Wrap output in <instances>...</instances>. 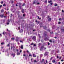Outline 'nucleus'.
I'll list each match as a JSON object with an SVG mask.
<instances>
[{
	"label": "nucleus",
	"instance_id": "1",
	"mask_svg": "<svg viewBox=\"0 0 64 64\" xmlns=\"http://www.w3.org/2000/svg\"><path fill=\"white\" fill-rule=\"evenodd\" d=\"M23 56L24 57H25V58L26 60H27V58H28V55L27 54L26 55L25 54H24Z\"/></svg>",
	"mask_w": 64,
	"mask_h": 64
},
{
	"label": "nucleus",
	"instance_id": "2",
	"mask_svg": "<svg viewBox=\"0 0 64 64\" xmlns=\"http://www.w3.org/2000/svg\"><path fill=\"white\" fill-rule=\"evenodd\" d=\"M36 37L35 36H34L32 38V39L34 41L36 40Z\"/></svg>",
	"mask_w": 64,
	"mask_h": 64
},
{
	"label": "nucleus",
	"instance_id": "3",
	"mask_svg": "<svg viewBox=\"0 0 64 64\" xmlns=\"http://www.w3.org/2000/svg\"><path fill=\"white\" fill-rule=\"evenodd\" d=\"M11 49L12 50L13 49V51L14 50H15V47L14 46H11Z\"/></svg>",
	"mask_w": 64,
	"mask_h": 64
},
{
	"label": "nucleus",
	"instance_id": "4",
	"mask_svg": "<svg viewBox=\"0 0 64 64\" xmlns=\"http://www.w3.org/2000/svg\"><path fill=\"white\" fill-rule=\"evenodd\" d=\"M44 48V46H42L40 47V51H42V50H43V48Z\"/></svg>",
	"mask_w": 64,
	"mask_h": 64
},
{
	"label": "nucleus",
	"instance_id": "5",
	"mask_svg": "<svg viewBox=\"0 0 64 64\" xmlns=\"http://www.w3.org/2000/svg\"><path fill=\"white\" fill-rule=\"evenodd\" d=\"M16 42H18L20 40L19 39V38L18 36H17L16 37Z\"/></svg>",
	"mask_w": 64,
	"mask_h": 64
},
{
	"label": "nucleus",
	"instance_id": "6",
	"mask_svg": "<svg viewBox=\"0 0 64 64\" xmlns=\"http://www.w3.org/2000/svg\"><path fill=\"white\" fill-rule=\"evenodd\" d=\"M4 14H2L0 15V17L1 18H3L4 17Z\"/></svg>",
	"mask_w": 64,
	"mask_h": 64
},
{
	"label": "nucleus",
	"instance_id": "7",
	"mask_svg": "<svg viewBox=\"0 0 64 64\" xmlns=\"http://www.w3.org/2000/svg\"><path fill=\"white\" fill-rule=\"evenodd\" d=\"M48 55V53L47 52H45V53L44 54V56H46Z\"/></svg>",
	"mask_w": 64,
	"mask_h": 64
},
{
	"label": "nucleus",
	"instance_id": "8",
	"mask_svg": "<svg viewBox=\"0 0 64 64\" xmlns=\"http://www.w3.org/2000/svg\"><path fill=\"white\" fill-rule=\"evenodd\" d=\"M47 35V32H46L44 34V35L45 36H46Z\"/></svg>",
	"mask_w": 64,
	"mask_h": 64
},
{
	"label": "nucleus",
	"instance_id": "9",
	"mask_svg": "<svg viewBox=\"0 0 64 64\" xmlns=\"http://www.w3.org/2000/svg\"><path fill=\"white\" fill-rule=\"evenodd\" d=\"M43 27L44 28L45 30H46V29H47V28L46 26H43Z\"/></svg>",
	"mask_w": 64,
	"mask_h": 64
},
{
	"label": "nucleus",
	"instance_id": "10",
	"mask_svg": "<svg viewBox=\"0 0 64 64\" xmlns=\"http://www.w3.org/2000/svg\"><path fill=\"white\" fill-rule=\"evenodd\" d=\"M36 0H34L33 2V4H36Z\"/></svg>",
	"mask_w": 64,
	"mask_h": 64
},
{
	"label": "nucleus",
	"instance_id": "11",
	"mask_svg": "<svg viewBox=\"0 0 64 64\" xmlns=\"http://www.w3.org/2000/svg\"><path fill=\"white\" fill-rule=\"evenodd\" d=\"M20 48L22 49H24V48H23V45H22L20 46Z\"/></svg>",
	"mask_w": 64,
	"mask_h": 64
},
{
	"label": "nucleus",
	"instance_id": "12",
	"mask_svg": "<svg viewBox=\"0 0 64 64\" xmlns=\"http://www.w3.org/2000/svg\"><path fill=\"white\" fill-rule=\"evenodd\" d=\"M24 9H22V13H24Z\"/></svg>",
	"mask_w": 64,
	"mask_h": 64
},
{
	"label": "nucleus",
	"instance_id": "13",
	"mask_svg": "<svg viewBox=\"0 0 64 64\" xmlns=\"http://www.w3.org/2000/svg\"><path fill=\"white\" fill-rule=\"evenodd\" d=\"M15 54H12V56H13V57H15Z\"/></svg>",
	"mask_w": 64,
	"mask_h": 64
},
{
	"label": "nucleus",
	"instance_id": "14",
	"mask_svg": "<svg viewBox=\"0 0 64 64\" xmlns=\"http://www.w3.org/2000/svg\"><path fill=\"white\" fill-rule=\"evenodd\" d=\"M18 18L20 19H21V16L20 15H18Z\"/></svg>",
	"mask_w": 64,
	"mask_h": 64
},
{
	"label": "nucleus",
	"instance_id": "15",
	"mask_svg": "<svg viewBox=\"0 0 64 64\" xmlns=\"http://www.w3.org/2000/svg\"><path fill=\"white\" fill-rule=\"evenodd\" d=\"M10 2H11L12 4H13L14 2V1L13 0H10Z\"/></svg>",
	"mask_w": 64,
	"mask_h": 64
},
{
	"label": "nucleus",
	"instance_id": "16",
	"mask_svg": "<svg viewBox=\"0 0 64 64\" xmlns=\"http://www.w3.org/2000/svg\"><path fill=\"white\" fill-rule=\"evenodd\" d=\"M22 40V41L21 40H20V43H21H21H23V40Z\"/></svg>",
	"mask_w": 64,
	"mask_h": 64
},
{
	"label": "nucleus",
	"instance_id": "17",
	"mask_svg": "<svg viewBox=\"0 0 64 64\" xmlns=\"http://www.w3.org/2000/svg\"><path fill=\"white\" fill-rule=\"evenodd\" d=\"M52 63H55V62H56V61L55 60H52Z\"/></svg>",
	"mask_w": 64,
	"mask_h": 64
},
{
	"label": "nucleus",
	"instance_id": "18",
	"mask_svg": "<svg viewBox=\"0 0 64 64\" xmlns=\"http://www.w3.org/2000/svg\"><path fill=\"white\" fill-rule=\"evenodd\" d=\"M33 57H36V56L35 55V54H33Z\"/></svg>",
	"mask_w": 64,
	"mask_h": 64
},
{
	"label": "nucleus",
	"instance_id": "19",
	"mask_svg": "<svg viewBox=\"0 0 64 64\" xmlns=\"http://www.w3.org/2000/svg\"><path fill=\"white\" fill-rule=\"evenodd\" d=\"M51 18H49L48 19V21H50L51 20Z\"/></svg>",
	"mask_w": 64,
	"mask_h": 64
},
{
	"label": "nucleus",
	"instance_id": "20",
	"mask_svg": "<svg viewBox=\"0 0 64 64\" xmlns=\"http://www.w3.org/2000/svg\"><path fill=\"white\" fill-rule=\"evenodd\" d=\"M37 60H34V63H37Z\"/></svg>",
	"mask_w": 64,
	"mask_h": 64
},
{
	"label": "nucleus",
	"instance_id": "21",
	"mask_svg": "<svg viewBox=\"0 0 64 64\" xmlns=\"http://www.w3.org/2000/svg\"><path fill=\"white\" fill-rule=\"evenodd\" d=\"M1 13H3V12H4V10L3 9H2V10H1Z\"/></svg>",
	"mask_w": 64,
	"mask_h": 64
},
{
	"label": "nucleus",
	"instance_id": "22",
	"mask_svg": "<svg viewBox=\"0 0 64 64\" xmlns=\"http://www.w3.org/2000/svg\"><path fill=\"white\" fill-rule=\"evenodd\" d=\"M20 54V53L19 52H17V55H19Z\"/></svg>",
	"mask_w": 64,
	"mask_h": 64
},
{
	"label": "nucleus",
	"instance_id": "23",
	"mask_svg": "<svg viewBox=\"0 0 64 64\" xmlns=\"http://www.w3.org/2000/svg\"><path fill=\"white\" fill-rule=\"evenodd\" d=\"M51 2H52V0H50V1H49L48 2V3H50Z\"/></svg>",
	"mask_w": 64,
	"mask_h": 64
},
{
	"label": "nucleus",
	"instance_id": "24",
	"mask_svg": "<svg viewBox=\"0 0 64 64\" xmlns=\"http://www.w3.org/2000/svg\"><path fill=\"white\" fill-rule=\"evenodd\" d=\"M44 42V40H41V42H42V43H43Z\"/></svg>",
	"mask_w": 64,
	"mask_h": 64
},
{
	"label": "nucleus",
	"instance_id": "25",
	"mask_svg": "<svg viewBox=\"0 0 64 64\" xmlns=\"http://www.w3.org/2000/svg\"><path fill=\"white\" fill-rule=\"evenodd\" d=\"M20 32H23V30L22 29H21L20 30Z\"/></svg>",
	"mask_w": 64,
	"mask_h": 64
},
{
	"label": "nucleus",
	"instance_id": "26",
	"mask_svg": "<svg viewBox=\"0 0 64 64\" xmlns=\"http://www.w3.org/2000/svg\"><path fill=\"white\" fill-rule=\"evenodd\" d=\"M61 30L62 32H64V29H61Z\"/></svg>",
	"mask_w": 64,
	"mask_h": 64
},
{
	"label": "nucleus",
	"instance_id": "27",
	"mask_svg": "<svg viewBox=\"0 0 64 64\" xmlns=\"http://www.w3.org/2000/svg\"><path fill=\"white\" fill-rule=\"evenodd\" d=\"M4 42H2L1 44V45H4Z\"/></svg>",
	"mask_w": 64,
	"mask_h": 64
},
{
	"label": "nucleus",
	"instance_id": "28",
	"mask_svg": "<svg viewBox=\"0 0 64 64\" xmlns=\"http://www.w3.org/2000/svg\"><path fill=\"white\" fill-rule=\"evenodd\" d=\"M62 58V56H60L59 58V59H61V58Z\"/></svg>",
	"mask_w": 64,
	"mask_h": 64
},
{
	"label": "nucleus",
	"instance_id": "29",
	"mask_svg": "<svg viewBox=\"0 0 64 64\" xmlns=\"http://www.w3.org/2000/svg\"><path fill=\"white\" fill-rule=\"evenodd\" d=\"M52 42L53 43H55V41L54 40H52Z\"/></svg>",
	"mask_w": 64,
	"mask_h": 64
},
{
	"label": "nucleus",
	"instance_id": "30",
	"mask_svg": "<svg viewBox=\"0 0 64 64\" xmlns=\"http://www.w3.org/2000/svg\"><path fill=\"white\" fill-rule=\"evenodd\" d=\"M41 45V43H40L38 44V46H40Z\"/></svg>",
	"mask_w": 64,
	"mask_h": 64
},
{
	"label": "nucleus",
	"instance_id": "31",
	"mask_svg": "<svg viewBox=\"0 0 64 64\" xmlns=\"http://www.w3.org/2000/svg\"><path fill=\"white\" fill-rule=\"evenodd\" d=\"M19 7L20 9H21V6H19Z\"/></svg>",
	"mask_w": 64,
	"mask_h": 64
},
{
	"label": "nucleus",
	"instance_id": "32",
	"mask_svg": "<svg viewBox=\"0 0 64 64\" xmlns=\"http://www.w3.org/2000/svg\"><path fill=\"white\" fill-rule=\"evenodd\" d=\"M61 22H59L58 23V24H61Z\"/></svg>",
	"mask_w": 64,
	"mask_h": 64
},
{
	"label": "nucleus",
	"instance_id": "33",
	"mask_svg": "<svg viewBox=\"0 0 64 64\" xmlns=\"http://www.w3.org/2000/svg\"><path fill=\"white\" fill-rule=\"evenodd\" d=\"M3 6H6V4H3Z\"/></svg>",
	"mask_w": 64,
	"mask_h": 64
},
{
	"label": "nucleus",
	"instance_id": "34",
	"mask_svg": "<svg viewBox=\"0 0 64 64\" xmlns=\"http://www.w3.org/2000/svg\"><path fill=\"white\" fill-rule=\"evenodd\" d=\"M56 58H57V59L59 58V56H56Z\"/></svg>",
	"mask_w": 64,
	"mask_h": 64
},
{
	"label": "nucleus",
	"instance_id": "35",
	"mask_svg": "<svg viewBox=\"0 0 64 64\" xmlns=\"http://www.w3.org/2000/svg\"><path fill=\"white\" fill-rule=\"evenodd\" d=\"M3 48V46H2L1 50H2V49Z\"/></svg>",
	"mask_w": 64,
	"mask_h": 64
},
{
	"label": "nucleus",
	"instance_id": "36",
	"mask_svg": "<svg viewBox=\"0 0 64 64\" xmlns=\"http://www.w3.org/2000/svg\"><path fill=\"white\" fill-rule=\"evenodd\" d=\"M25 3H24L23 4V5H22V6H25Z\"/></svg>",
	"mask_w": 64,
	"mask_h": 64
},
{
	"label": "nucleus",
	"instance_id": "37",
	"mask_svg": "<svg viewBox=\"0 0 64 64\" xmlns=\"http://www.w3.org/2000/svg\"><path fill=\"white\" fill-rule=\"evenodd\" d=\"M3 22L4 23V22H5V20H3Z\"/></svg>",
	"mask_w": 64,
	"mask_h": 64
},
{
	"label": "nucleus",
	"instance_id": "38",
	"mask_svg": "<svg viewBox=\"0 0 64 64\" xmlns=\"http://www.w3.org/2000/svg\"><path fill=\"white\" fill-rule=\"evenodd\" d=\"M23 17H25V14H23Z\"/></svg>",
	"mask_w": 64,
	"mask_h": 64
},
{
	"label": "nucleus",
	"instance_id": "39",
	"mask_svg": "<svg viewBox=\"0 0 64 64\" xmlns=\"http://www.w3.org/2000/svg\"><path fill=\"white\" fill-rule=\"evenodd\" d=\"M52 59H53V57H52L50 59V60H51Z\"/></svg>",
	"mask_w": 64,
	"mask_h": 64
},
{
	"label": "nucleus",
	"instance_id": "40",
	"mask_svg": "<svg viewBox=\"0 0 64 64\" xmlns=\"http://www.w3.org/2000/svg\"><path fill=\"white\" fill-rule=\"evenodd\" d=\"M26 53V52H25V51H24V54H25Z\"/></svg>",
	"mask_w": 64,
	"mask_h": 64
},
{
	"label": "nucleus",
	"instance_id": "41",
	"mask_svg": "<svg viewBox=\"0 0 64 64\" xmlns=\"http://www.w3.org/2000/svg\"><path fill=\"white\" fill-rule=\"evenodd\" d=\"M49 41L50 42H52L51 40H50Z\"/></svg>",
	"mask_w": 64,
	"mask_h": 64
},
{
	"label": "nucleus",
	"instance_id": "42",
	"mask_svg": "<svg viewBox=\"0 0 64 64\" xmlns=\"http://www.w3.org/2000/svg\"><path fill=\"white\" fill-rule=\"evenodd\" d=\"M26 52L27 53H29V51H28V50H26Z\"/></svg>",
	"mask_w": 64,
	"mask_h": 64
},
{
	"label": "nucleus",
	"instance_id": "43",
	"mask_svg": "<svg viewBox=\"0 0 64 64\" xmlns=\"http://www.w3.org/2000/svg\"><path fill=\"white\" fill-rule=\"evenodd\" d=\"M29 56H31V57H32V55L31 54H30L29 55Z\"/></svg>",
	"mask_w": 64,
	"mask_h": 64
},
{
	"label": "nucleus",
	"instance_id": "44",
	"mask_svg": "<svg viewBox=\"0 0 64 64\" xmlns=\"http://www.w3.org/2000/svg\"><path fill=\"white\" fill-rule=\"evenodd\" d=\"M59 20H62V19L61 18H60L58 19Z\"/></svg>",
	"mask_w": 64,
	"mask_h": 64
},
{
	"label": "nucleus",
	"instance_id": "45",
	"mask_svg": "<svg viewBox=\"0 0 64 64\" xmlns=\"http://www.w3.org/2000/svg\"><path fill=\"white\" fill-rule=\"evenodd\" d=\"M12 40H14V38H12Z\"/></svg>",
	"mask_w": 64,
	"mask_h": 64
},
{
	"label": "nucleus",
	"instance_id": "46",
	"mask_svg": "<svg viewBox=\"0 0 64 64\" xmlns=\"http://www.w3.org/2000/svg\"><path fill=\"white\" fill-rule=\"evenodd\" d=\"M58 5L57 4H54V6H58Z\"/></svg>",
	"mask_w": 64,
	"mask_h": 64
},
{
	"label": "nucleus",
	"instance_id": "47",
	"mask_svg": "<svg viewBox=\"0 0 64 64\" xmlns=\"http://www.w3.org/2000/svg\"><path fill=\"white\" fill-rule=\"evenodd\" d=\"M6 24L7 25H9V22H7Z\"/></svg>",
	"mask_w": 64,
	"mask_h": 64
},
{
	"label": "nucleus",
	"instance_id": "48",
	"mask_svg": "<svg viewBox=\"0 0 64 64\" xmlns=\"http://www.w3.org/2000/svg\"><path fill=\"white\" fill-rule=\"evenodd\" d=\"M3 1H2V2H0V3H1V4H3Z\"/></svg>",
	"mask_w": 64,
	"mask_h": 64
},
{
	"label": "nucleus",
	"instance_id": "49",
	"mask_svg": "<svg viewBox=\"0 0 64 64\" xmlns=\"http://www.w3.org/2000/svg\"><path fill=\"white\" fill-rule=\"evenodd\" d=\"M33 44H34V43H33L32 44H31L30 45H33Z\"/></svg>",
	"mask_w": 64,
	"mask_h": 64
},
{
	"label": "nucleus",
	"instance_id": "50",
	"mask_svg": "<svg viewBox=\"0 0 64 64\" xmlns=\"http://www.w3.org/2000/svg\"><path fill=\"white\" fill-rule=\"evenodd\" d=\"M61 61L62 62H63V61H64V60H61Z\"/></svg>",
	"mask_w": 64,
	"mask_h": 64
},
{
	"label": "nucleus",
	"instance_id": "51",
	"mask_svg": "<svg viewBox=\"0 0 64 64\" xmlns=\"http://www.w3.org/2000/svg\"><path fill=\"white\" fill-rule=\"evenodd\" d=\"M19 6H21V3H19Z\"/></svg>",
	"mask_w": 64,
	"mask_h": 64
},
{
	"label": "nucleus",
	"instance_id": "52",
	"mask_svg": "<svg viewBox=\"0 0 64 64\" xmlns=\"http://www.w3.org/2000/svg\"><path fill=\"white\" fill-rule=\"evenodd\" d=\"M50 18V16H48V18Z\"/></svg>",
	"mask_w": 64,
	"mask_h": 64
},
{
	"label": "nucleus",
	"instance_id": "53",
	"mask_svg": "<svg viewBox=\"0 0 64 64\" xmlns=\"http://www.w3.org/2000/svg\"><path fill=\"white\" fill-rule=\"evenodd\" d=\"M2 7V5H1L0 6V8Z\"/></svg>",
	"mask_w": 64,
	"mask_h": 64
},
{
	"label": "nucleus",
	"instance_id": "54",
	"mask_svg": "<svg viewBox=\"0 0 64 64\" xmlns=\"http://www.w3.org/2000/svg\"><path fill=\"white\" fill-rule=\"evenodd\" d=\"M4 18H6V17H7V16H4Z\"/></svg>",
	"mask_w": 64,
	"mask_h": 64
},
{
	"label": "nucleus",
	"instance_id": "55",
	"mask_svg": "<svg viewBox=\"0 0 64 64\" xmlns=\"http://www.w3.org/2000/svg\"><path fill=\"white\" fill-rule=\"evenodd\" d=\"M62 13H64V10H62Z\"/></svg>",
	"mask_w": 64,
	"mask_h": 64
},
{
	"label": "nucleus",
	"instance_id": "56",
	"mask_svg": "<svg viewBox=\"0 0 64 64\" xmlns=\"http://www.w3.org/2000/svg\"><path fill=\"white\" fill-rule=\"evenodd\" d=\"M7 46L8 47L10 46V44H8L7 45Z\"/></svg>",
	"mask_w": 64,
	"mask_h": 64
},
{
	"label": "nucleus",
	"instance_id": "57",
	"mask_svg": "<svg viewBox=\"0 0 64 64\" xmlns=\"http://www.w3.org/2000/svg\"><path fill=\"white\" fill-rule=\"evenodd\" d=\"M32 60H33V58H32L31 60V61H32V62H33V61H32Z\"/></svg>",
	"mask_w": 64,
	"mask_h": 64
},
{
	"label": "nucleus",
	"instance_id": "58",
	"mask_svg": "<svg viewBox=\"0 0 64 64\" xmlns=\"http://www.w3.org/2000/svg\"><path fill=\"white\" fill-rule=\"evenodd\" d=\"M48 45H50V43L49 42H48Z\"/></svg>",
	"mask_w": 64,
	"mask_h": 64
},
{
	"label": "nucleus",
	"instance_id": "59",
	"mask_svg": "<svg viewBox=\"0 0 64 64\" xmlns=\"http://www.w3.org/2000/svg\"><path fill=\"white\" fill-rule=\"evenodd\" d=\"M37 4H38V5H39L40 4V3H37Z\"/></svg>",
	"mask_w": 64,
	"mask_h": 64
},
{
	"label": "nucleus",
	"instance_id": "60",
	"mask_svg": "<svg viewBox=\"0 0 64 64\" xmlns=\"http://www.w3.org/2000/svg\"><path fill=\"white\" fill-rule=\"evenodd\" d=\"M46 63L48 62V61H47V60H46Z\"/></svg>",
	"mask_w": 64,
	"mask_h": 64
},
{
	"label": "nucleus",
	"instance_id": "61",
	"mask_svg": "<svg viewBox=\"0 0 64 64\" xmlns=\"http://www.w3.org/2000/svg\"><path fill=\"white\" fill-rule=\"evenodd\" d=\"M36 44H34V46H36Z\"/></svg>",
	"mask_w": 64,
	"mask_h": 64
},
{
	"label": "nucleus",
	"instance_id": "62",
	"mask_svg": "<svg viewBox=\"0 0 64 64\" xmlns=\"http://www.w3.org/2000/svg\"><path fill=\"white\" fill-rule=\"evenodd\" d=\"M33 31H36V30H33Z\"/></svg>",
	"mask_w": 64,
	"mask_h": 64
},
{
	"label": "nucleus",
	"instance_id": "63",
	"mask_svg": "<svg viewBox=\"0 0 64 64\" xmlns=\"http://www.w3.org/2000/svg\"><path fill=\"white\" fill-rule=\"evenodd\" d=\"M16 51L17 52H18V50L16 49Z\"/></svg>",
	"mask_w": 64,
	"mask_h": 64
},
{
	"label": "nucleus",
	"instance_id": "64",
	"mask_svg": "<svg viewBox=\"0 0 64 64\" xmlns=\"http://www.w3.org/2000/svg\"><path fill=\"white\" fill-rule=\"evenodd\" d=\"M44 2L45 3H47V1H45Z\"/></svg>",
	"mask_w": 64,
	"mask_h": 64
}]
</instances>
